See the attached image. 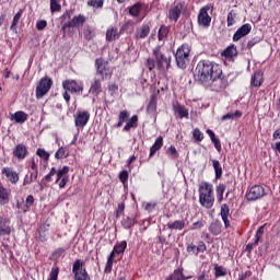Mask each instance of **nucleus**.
I'll return each mask as SVG.
<instances>
[{
  "label": "nucleus",
  "instance_id": "1",
  "mask_svg": "<svg viewBox=\"0 0 280 280\" xmlns=\"http://www.w3.org/2000/svg\"><path fill=\"white\" fill-rule=\"evenodd\" d=\"M195 78L197 82H200V84L212 91H224L229 86V81L222 78V68L213 61H199Z\"/></svg>",
  "mask_w": 280,
  "mask_h": 280
},
{
  "label": "nucleus",
  "instance_id": "2",
  "mask_svg": "<svg viewBox=\"0 0 280 280\" xmlns=\"http://www.w3.org/2000/svg\"><path fill=\"white\" fill-rule=\"evenodd\" d=\"M145 67L149 71H166L172 67V55L163 46H156L152 49V57L145 60Z\"/></svg>",
  "mask_w": 280,
  "mask_h": 280
},
{
  "label": "nucleus",
  "instance_id": "3",
  "mask_svg": "<svg viewBox=\"0 0 280 280\" xmlns=\"http://www.w3.org/2000/svg\"><path fill=\"white\" fill-rule=\"evenodd\" d=\"M199 202L205 209H211L215 202L213 196V184L203 182L199 186Z\"/></svg>",
  "mask_w": 280,
  "mask_h": 280
},
{
  "label": "nucleus",
  "instance_id": "4",
  "mask_svg": "<svg viewBox=\"0 0 280 280\" xmlns=\"http://www.w3.org/2000/svg\"><path fill=\"white\" fill-rule=\"evenodd\" d=\"M189 54H191V47L187 44H183L175 54V60L179 69H186L187 62H189Z\"/></svg>",
  "mask_w": 280,
  "mask_h": 280
},
{
  "label": "nucleus",
  "instance_id": "5",
  "mask_svg": "<svg viewBox=\"0 0 280 280\" xmlns=\"http://www.w3.org/2000/svg\"><path fill=\"white\" fill-rule=\"evenodd\" d=\"M51 84H54V82L48 77H44L40 79V81L38 82V84L36 86L37 100L45 97V95H47V93H49V91L51 89Z\"/></svg>",
  "mask_w": 280,
  "mask_h": 280
},
{
  "label": "nucleus",
  "instance_id": "6",
  "mask_svg": "<svg viewBox=\"0 0 280 280\" xmlns=\"http://www.w3.org/2000/svg\"><path fill=\"white\" fill-rule=\"evenodd\" d=\"M72 272L74 275V280H91L89 272H86V269L84 268V264H82L80 259H77L73 262Z\"/></svg>",
  "mask_w": 280,
  "mask_h": 280
},
{
  "label": "nucleus",
  "instance_id": "7",
  "mask_svg": "<svg viewBox=\"0 0 280 280\" xmlns=\"http://www.w3.org/2000/svg\"><path fill=\"white\" fill-rule=\"evenodd\" d=\"M264 196H266V189L264 186L255 185L246 192L245 197L248 202H255V200H261Z\"/></svg>",
  "mask_w": 280,
  "mask_h": 280
},
{
  "label": "nucleus",
  "instance_id": "8",
  "mask_svg": "<svg viewBox=\"0 0 280 280\" xmlns=\"http://www.w3.org/2000/svg\"><path fill=\"white\" fill-rule=\"evenodd\" d=\"M96 72L101 75L102 80H109L112 73L108 68V62L100 58L95 60Z\"/></svg>",
  "mask_w": 280,
  "mask_h": 280
},
{
  "label": "nucleus",
  "instance_id": "9",
  "mask_svg": "<svg viewBox=\"0 0 280 280\" xmlns=\"http://www.w3.org/2000/svg\"><path fill=\"white\" fill-rule=\"evenodd\" d=\"M62 88L69 93H82L84 91V85L82 82H77L75 80H66L62 82Z\"/></svg>",
  "mask_w": 280,
  "mask_h": 280
},
{
  "label": "nucleus",
  "instance_id": "10",
  "mask_svg": "<svg viewBox=\"0 0 280 280\" xmlns=\"http://www.w3.org/2000/svg\"><path fill=\"white\" fill-rule=\"evenodd\" d=\"M209 10H211V5H206L200 9L198 15V23L201 27H209L211 25V18L209 16Z\"/></svg>",
  "mask_w": 280,
  "mask_h": 280
},
{
  "label": "nucleus",
  "instance_id": "11",
  "mask_svg": "<svg viewBox=\"0 0 280 280\" xmlns=\"http://www.w3.org/2000/svg\"><path fill=\"white\" fill-rule=\"evenodd\" d=\"M1 174L4 176L7 183H10L11 185H16L19 183V173L12 167H3Z\"/></svg>",
  "mask_w": 280,
  "mask_h": 280
},
{
  "label": "nucleus",
  "instance_id": "12",
  "mask_svg": "<svg viewBox=\"0 0 280 280\" xmlns=\"http://www.w3.org/2000/svg\"><path fill=\"white\" fill-rule=\"evenodd\" d=\"M90 119H91V114H89V112L86 110L79 112L74 116V124L77 128H84L89 124Z\"/></svg>",
  "mask_w": 280,
  "mask_h": 280
},
{
  "label": "nucleus",
  "instance_id": "13",
  "mask_svg": "<svg viewBox=\"0 0 280 280\" xmlns=\"http://www.w3.org/2000/svg\"><path fill=\"white\" fill-rule=\"evenodd\" d=\"M84 23H86V18H84V15L79 14L74 18H72L71 21L65 23L61 26L62 32H65L66 30H68V27H80V25H84Z\"/></svg>",
  "mask_w": 280,
  "mask_h": 280
},
{
  "label": "nucleus",
  "instance_id": "14",
  "mask_svg": "<svg viewBox=\"0 0 280 280\" xmlns=\"http://www.w3.org/2000/svg\"><path fill=\"white\" fill-rule=\"evenodd\" d=\"M252 30H253V26L250 24H244L241 27H238L233 36L234 43H237V40H242L244 36H248Z\"/></svg>",
  "mask_w": 280,
  "mask_h": 280
},
{
  "label": "nucleus",
  "instance_id": "15",
  "mask_svg": "<svg viewBox=\"0 0 280 280\" xmlns=\"http://www.w3.org/2000/svg\"><path fill=\"white\" fill-rule=\"evenodd\" d=\"M27 147L23 143L15 145V148L13 149V156L18 159V161H23L25 156H27Z\"/></svg>",
  "mask_w": 280,
  "mask_h": 280
},
{
  "label": "nucleus",
  "instance_id": "16",
  "mask_svg": "<svg viewBox=\"0 0 280 280\" xmlns=\"http://www.w3.org/2000/svg\"><path fill=\"white\" fill-rule=\"evenodd\" d=\"M30 118V115L23 110L15 112L10 114V121H14V124H25V121Z\"/></svg>",
  "mask_w": 280,
  "mask_h": 280
},
{
  "label": "nucleus",
  "instance_id": "17",
  "mask_svg": "<svg viewBox=\"0 0 280 280\" xmlns=\"http://www.w3.org/2000/svg\"><path fill=\"white\" fill-rule=\"evenodd\" d=\"M220 215H221V219L223 220V224L225 229H229V226H231V221H229V218H231V208H229V205L223 203L221 206Z\"/></svg>",
  "mask_w": 280,
  "mask_h": 280
},
{
  "label": "nucleus",
  "instance_id": "18",
  "mask_svg": "<svg viewBox=\"0 0 280 280\" xmlns=\"http://www.w3.org/2000/svg\"><path fill=\"white\" fill-rule=\"evenodd\" d=\"M12 226H10V219L0 217V236L10 235Z\"/></svg>",
  "mask_w": 280,
  "mask_h": 280
},
{
  "label": "nucleus",
  "instance_id": "19",
  "mask_svg": "<svg viewBox=\"0 0 280 280\" xmlns=\"http://www.w3.org/2000/svg\"><path fill=\"white\" fill-rule=\"evenodd\" d=\"M148 36H150V24H142L135 33L137 40L148 38Z\"/></svg>",
  "mask_w": 280,
  "mask_h": 280
},
{
  "label": "nucleus",
  "instance_id": "20",
  "mask_svg": "<svg viewBox=\"0 0 280 280\" xmlns=\"http://www.w3.org/2000/svg\"><path fill=\"white\" fill-rule=\"evenodd\" d=\"M264 84V72L257 70L254 72L250 79V86H255V89H259Z\"/></svg>",
  "mask_w": 280,
  "mask_h": 280
},
{
  "label": "nucleus",
  "instance_id": "21",
  "mask_svg": "<svg viewBox=\"0 0 280 280\" xmlns=\"http://www.w3.org/2000/svg\"><path fill=\"white\" fill-rule=\"evenodd\" d=\"M173 109L175 115H178L179 119L189 117V109L178 103L173 104Z\"/></svg>",
  "mask_w": 280,
  "mask_h": 280
},
{
  "label": "nucleus",
  "instance_id": "22",
  "mask_svg": "<svg viewBox=\"0 0 280 280\" xmlns=\"http://www.w3.org/2000/svg\"><path fill=\"white\" fill-rule=\"evenodd\" d=\"M183 12V4H175L168 11V16L171 21H178L180 19V14Z\"/></svg>",
  "mask_w": 280,
  "mask_h": 280
},
{
  "label": "nucleus",
  "instance_id": "23",
  "mask_svg": "<svg viewBox=\"0 0 280 280\" xmlns=\"http://www.w3.org/2000/svg\"><path fill=\"white\" fill-rule=\"evenodd\" d=\"M10 189L5 188L2 183H0V205H8L10 202Z\"/></svg>",
  "mask_w": 280,
  "mask_h": 280
},
{
  "label": "nucleus",
  "instance_id": "24",
  "mask_svg": "<svg viewBox=\"0 0 280 280\" xmlns=\"http://www.w3.org/2000/svg\"><path fill=\"white\" fill-rule=\"evenodd\" d=\"M208 231L214 236H218L222 233V222L213 221L210 223Z\"/></svg>",
  "mask_w": 280,
  "mask_h": 280
},
{
  "label": "nucleus",
  "instance_id": "25",
  "mask_svg": "<svg viewBox=\"0 0 280 280\" xmlns=\"http://www.w3.org/2000/svg\"><path fill=\"white\" fill-rule=\"evenodd\" d=\"M172 280H188L191 279V276H185L183 273V268L175 269L170 276Z\"/></svg>",
  "mask_w": 280,
  "mask_h": 280
},
{
  "label": "nucleus",
  "instance_id": "26",
  "mask_svg": "<svg viewBox=\"0 0 280 280\" xmlns=\"http://www.w3.org/2000/svg\"><path fill=\"white\" fill-rule=\"evenodd\" d=\"M170 231H183L185 229V220H175L167 223Z\"/></svg>",
  "mask_w": 280,
  "mask_h": 280
},
{
  "label": "nucleus",
  "instance_id": "27",
  "mask_svg": "<svg viewBox=\"0 0 280 280\" xmlns=\"http://www.w3.org/2000/svg\"><path fill=\"white\" fill-rule=\"evenodd\" d=\"M118 38H119V33H117V28H115L114 26H109L106 31V40L110 43L113 40H117Z\"/></svg>",
  "mask_w": 280,
  "mask_h": 280
},
{
  "label": "nucleus",
  "instance_id": "28",
  "mask_svg": "<svg viewBox=\"0 0 280 280\" xmlns=\"http://www.w3.org/2000/svg\"><path fill=\"white\" fill-rule=\"evenodd\" d=\"M222 56H224L225 60H233L235 56H237V48L235 46H229L223 52Z\"/></svg>",
  "mask_w": 280,
  "mask_h": 280
},
{
  "label": "nucleus",
  "instance_id": "29",
  "mask_svg": "<svg viewBox=\"0 0 280 280\" xmlns=\"http://www.w3.org/2000/svg\"><path fill=\"white\" fill-rule=\"evenodd\" d=\"M163 148V137H158L154 144L150 149V156H154L159 150Z\"/></svg>",
  "mask_w": 280,
  "mask_h": 280
},
{
  "label": "nucleus",
  "instance_id": "30",
  "mask_svg": "<svg viewBox=\"0 0 280 280\" xmlns=\"http://www.w3.org/2000/svg\"><path fill=\"white\" fill-rule=\"evenodd\" d=\"M90 93H92V95H100L102 93V81H100V79H96L90 88Z\"/></svg>",
  "mask_w": 280,
  "mask_h": 280
},
{
  "label": "nucleus",
  "instance_id": "31",
  "mask_svg": "<svg viewBox=\"0 0 280 280\" xmlns=\"http://www.w3.org/2000/svg\"><path fill=\"white\" fill-rule=\"evenodd\" d=\"M38 178V172H30L28 174L25 175L24 180H23V186L32 185L34 180Z\"/></svg>",
  "mask_w": 280,
  "mask_h": 280
},
{
  "label": "nucleus",
  "instance_id": "32",
  "mask_svg": "<svg viewBox=\"0 0 280 280\" xmlns=\"http://www.w3.org/2000/svg\"><path fill=\"white\" fill-rule=\"evenodd\" d=\"M22 16H23V10H20L18 13L14 14L12 24L10 26L11 32H16V27Z\"/></svg>",
  "mask_w": 280,
  "mask_h": 280
},
{
  "label": "nucleus",
  "instance_id": "33",
  "mask_svg": "<svg viewBox=\"0 0 280 280\" xmlns=\"http://www.w3.org/2000/svg\"><path fill=\"white\" fill-rule=\"evenodd\" d=\"M212 167L215 172V179L220 180L222 178V165H220V161L212 160Z\"/></svg>",
  "mask_w": 280,
  "mask_h": 280
},
{
  "label": "nucleus",
  "instance_id": "34",
  "mask_svg": "<svg viewBox=\"0 0 280 280\" xmlns=\"http://www.w3.org/2000/svg\"><path fill=\"white\" fill-rule=\"evenodd\" d=\"M139 121V117L137 115L132 116L126 126L124 127V132H129L130 128H135L137 126V122Z\"/></svg>",
  "mask_w": 280,
  "mask_h": 280
},
{
  "label": "nucleus",
  "instance_id": "35",
  "mask_svg": "<svg viewBox=\"0 0 280 280\" xmlns=\"http://www.w3.org/2000/svg\"><path fill=\"white\" fill-rule=\"evenodd\" d=\"M156 102H158L156 94L151 95L150 102L147 107L148 113L150 114L156 113Z\"/></svg>",
  "mask_w": 280,
  "mask_h": 280
},
{
  "label": "nucleus",
  "instance_id": "36",
  "mask_svg": "<svg viewBox=\"0 0 280 280\" xmlns=\"http://www.w3.org/2000/svg\"><path fill=\"white\" fill-rule=\"evenodd\" d=\"M69 156V149L67 147H61L55 153V159H67Z\"/></svg>",
  "mask_w": 280,
  "mask_h": 280
},
{
  "label": "nucleus",
  "instance_id": "37",
  "mask_svg": "<svg viewBox=\"0 0 280 280\" xmlns=\"http://www.w3.org/2000/svg\"><path fill=\"white\" fill-rule=\"evenodd\" d=\"M57 179L55 183H60V179L65 178V176H69V166H63L61 170L56 171Z\"/></svg>",
  "mask_w": 280,
  "mask_h": 280
},
{
  "label": "nucleus",
  "instance_id": "38",
  "mask_svg": "<svg viewBox=\"0 0 280 280\" xmlns=\"http://www.w3.org/2000/svg\"><path fill=\"white\" fill-rule=\"evenodd\" d=\"M127 247L128 243L126 241H122L114 246V253H116V255H121V253H124Z\"/></svg>",
  "mask_w": 280,
  "mask_h": 280
},
{
  "label": "nucleus",
  "instance_id": "39",
  "mask_svg": "<svg viewBox=\"0 0 280 280\" xmlns=\"http://www.w3.org/2000/svg\"><path fill=\"white\" fill-rule=\"evenodd\" d=\"M167 34H170V27L162 25L158 33L159 40H165V38H167Z\"/></svg>",
  "mask_w": 280,
  "mask_h": 280
},
{
  "label": "nucleus",
  "instance_id": "40",
  "mask_svg": "<svg viewBox=\"0 0 280 280\" xmlns=\"http://www.w3.org/2000/svg\"><path fill=\"white\" fill-rule=\"evenodd\" d=\"M214 277L220 279V277H226V268L220 265L214 266Z\"/></svg>",
  "mask_w": 280,
  "mask_h": 280
},
{
  "label": "nucleus",
  "instance_id": "41",
  "mask_svg": "<svg viewBox=\"0 0 280 280\" xmlns=\"http://www.w3.org/2000/svg\"><path fill=\"white\" fill-rule=\"evenodd\" d=\"M242 117V112L236 110L235 113H229L222 116V121H228L229 119H240Z\"/></svg>",
  "mask_w": 280,
  "mask_h": 280
},
{
  "label": "nucleus",
  "instance_id": "42",
  "mask_svg": "<svg viewBox=\"0 0 280 280\" xmlns=\"http://www.w3.org/2000/svg\"><path fill=\"white\" fill-rule=\"evenodd\" d=\"M121 226L125 229H132L135 226V219L126 217L121 220Z\"/></svg>",
  "mask_w": 280,
  "mask_h": 280
},
{
  "label": "nucleus",
  "instance_id": "43",
  "mask_svg": "<svg viewBox=\"0 0 280 280\" xmlns=\"http://www.w3.org/2000/svg\"><path fill=\"white\" fill-rule=\"evenodd\" d=\"M131 16H139L141 13V3H136L129 9Z\"/></svg>",
  "mask_w": 280,
  "mask_h": 280
},
{
  "label": "nucleus",
  "instance_id": "44",
  "mask_svg": "<svg viewBox=\"0 0 280 280\" xmlns=\"http://www.w3.org/2000/svg\"><path fill=\"white\" fill-rule=\"evenodd\" d=\"M192 137H194L195 141H197V143H200V141H202V139H205V133H202V131H200V129L196 128L192 130Z\"/></svg>",
  "mask_w": 280,
  "mask_h": 280
},
{
  "label": "nucleus",
  "instance_id": "45",
  "mask_svg": "<svg viewBox=\"0 0 280 280\" xmlns=\"http://www.w3.org/2000/svg\"><path fill=\"white\" fill-rule=\"evenodd\" d=\"M88 5L90 8H96V9L100 8V9H102V8H104V0H89Z\"/></svg>",
  "mask_w": 280,
  "mask_h": 280
},
{
  "label": "nucleus",
  "instance_id": "46",
  "mask_svg": "<svg viewBox=\"0 0 280 280\" xmlns=\"http://www.w3.org/2000/svg\"><path fill=\"white\" fill-rule=\"evenodd\" d=\"M235 19H237V13L231 11L228 14V27H233V25H235Z\"/></svg>",
  "mask_w": 280,
  "mask_h": 280
},
{
  "label": "nucleus",
  "instance_id": "47",
  "mask_svg": "<svg viewBox=\"0 0 280 280\" xmlns=\"http://www.w3.org/2000/svg\"><path fill=\"white\" fill-rule=\"evenodd\" d=\"M60 10H62L60 2L58 0H50V12H60Z\"/></svg>",
  "mask_w": 280,
  "mask_h": 280
},
{
  "label": "nucleus",
  "instance_id": "48",
  "mask_svg": "<svg viewBox=\"0 0 280 280\" xmlns=\"http://www.w3.org/2000/svg\"><path fill=\"white\" fill-rule=\"evenodd\" d=\"M34 206V196L28 195L25 200V209L24 212L30 211L32 207Z\"/></svg>",
  "mask_w": 280,
  "mask_h": 280
},
{
  "label": "nucleus",
  "instance_id": "49",
  "mask_svg": "<svg viewBox=\"0 0 280 280\" xmlns=\"http://www.w3.org/2000/svg\"><path fill=\"white\" fill-rule=\"evenodd\" d=\"M36 154L43 161H49V152L45 151V149H37Z\"/></svg>",
  "mask_w": 280,
  "mask_h": 280
},
{
  "label": "nucleus",
  "instance_id": "50",
  "mask_svg": "<svg viewBox=\"0 0 280 280\" xmlns=\"http://www.w3.org/2000/svg\"><path fill=\"white\" fill-rule=\"evenodd\" d=\"M108 93L112 95V97H115L117 93H119V85L112 83L108 85Z\"/></svg>",
  "mask_w": 280,
  "mask_h": 280
},
{
  "label": "nucleus",
  "instance_id": "51",
  "mask_svg": "<svg viewBox=\"0 0 280 280\" xmlns=\"http://www.w3.org/2000/svg\"><path fill=\"white\" fill-rule=\"evenodd\" d=\"M58 272H60V269H58V267H54L49 273L48 280H58Z\"/></svg>",
  "mask_w": 280,
  "mask_h": 280
},
{
  "label": "nucleus",
  "instance_id": "52",
  "mask_svg": "<svg viewBox=\"0 0 280 280\" xmlns=\"http://www.w3.org/2000/svg\"><path fill=\"white\" fill-rule=\"evenodd\" d=\"M124 211H126V205L121 202L118 205V208L116 210V218H121V215H124Z\"/></svg>",
  "mask_w": 280,
  "mask_h": 280
},
{
  "label": "nucleus",
  "instance_id": "53",
  "mask_svg": "<svg viewBox=\"0 0 280 280\" xmlns=\"http://www.w3.org/2000/svg\"><path fill=\"white\" fill-rule=\"evenodd\" d=\"M142 206L144 207L145 211H148L149 213H151V211H154V209L156 208L155 202H143Z\"/></svg>",
  "mask_w": 280,
  "mask_h": 280
},
{
  "label": "nucleus",
  "instance_id": "54",
  "mask_svg": "<svg viewBox=\"0 0 280 280\" xmlns=\"http://www.w3.org/2000/svg\"><path fill=\"white\" fill-rule=\"evenodd\" d=\"M205 226V221H197L190 225V231H198Z\"/></svg>",
  "mask_w": 280,
  "mask_h": 280
},
{
  "label": "nucleus",
  "instance_id": "55",
  "mask_svg": "<svg viewBox=\"0 0 280 280\" xmlns=\"http://www.w3.org/2000/svg\"><path fill=\"white\" fill-rule=\"evenodd\" d=\"M56 176V167H51L50 172L44 177V180H46V183H51V180H54L51 177Z\"/></svg>",
  "mask_w": 280,
  "mask_h": 280
},
{
  "label": "nucleus",
  "instance_id": "56",
  "mask_svg": "<svg viewBox=\"0 0 280 280\" xmlns=\"http://www.w3.org/2000/svg\"><path fill=\"white\" fill-rule=\"evenodd\" d=\"M256 240L254 242V244H259V240H261V237H264V226H260L255 235Z\"/></svg>",
  "mask_w": 280,
  "mask_h": 280
},
{
  "label": "nucleus",
  "instance_id": "57",
  "mask_svg": "<svg viewBox=\"0 0 280 280\" xmlns=\"http://www.w3.org/2000/svg\"><path fill=\"white\" fill-rule=\"evenodd\" d=\"M67 183H69V176L61 177L56 185H59L60 189H65V187H67Z\"/></svg>",
  "mask_w": 280,
  "mask_h": 280
},
{
  "label": "nucleus",
  "instance_id": "58",
  "mask_svg": "<svg viewBox=\"0 0 280 280\" xmlns=\"http://www.w3.org/2000/svg\"><path fill=\"white\" fill-rule=\"evenodd\" d=\"M45 27H47V21L39 20L36 22V30H38V32H43V30H45Z\"/></svg>",
  "mask_w": 280,
  "mask_h": 280
},
{
  "label": "nucleus",
  "instance_id": "59",
  "mask_svg": "<svg viewBox=\"0 0 280 280\" xmlns=\"http://www.w3.org/2000/svg\"><path fill=\"white\" fill-rule=\"evenodd\" d=\"M119 180L122 183V185H126V183H128V171H121L119 173Z\"/></svg>",
  "mask_w": 280,
  "mask_h": 280
},
{
  "label": "nucleus",
  "instance_id": "60",
  "mask_svg": "<svg viewBox=\"0 0 280 280\" xmlns=\"http://www.w3.org/2000/svg\"><path fill=\"white\" fill-rule=\"evenodd\" d=\"M205 250H207V245L205 244V242L200 241L197 245V252L198 254H200L205 253Z\"/></svg>",
  "mask_w": 280,
  "mask_h": 280
},
{
  "label": "nucleus",
  "instance_id": "61",
  "mask_svg": "<svg viewBox=\"0 0 280 280\" xmlns=\"http://www.w3.org/2000/svg\"><path fill=\"white\" fill-rule=\"evenodd\" d=\"M187 253H192V255H198V247L194 244L187 246Z\"/></svg>",
  "mask_w": 280,
  "mask_h": 280
},
{
  "label": "nucleus",
  "instance_id": "62",
  "mask_svg": "<svg viewBox=\"0 0 280 280\" xmlns=\"http://www.w3.org/2000/svg\"><path fill=\"white\" fill-rule=\"evenodd\" d=\"M129 115L130 114H128V110H122V112H120L118 119L120 121H126V119H128Z\"/></svg>",
  "mask_w": 280,
  "mask_h": 280
},
{
  "label": "nucleus",
  "instance_id": "63",
  "mask_svg": "<svg viewBox=\"0 0 280 280\" xmlns=\"http://www.w3.org/2000/svg\"><path fill=\"white\" fill-rule=\"evenodd\" d=\"M252 275H253V272L250 270H247V271H245V272H243L242 275L238 276V280H246Z\"/></svg>",
  "mask_w": 280,
  "mask_h": 280
},
{
  "label": "nucleus",
  "instance_id": "64",
  "mask_svg": "<svg viewBox=\"0 0 280 280\" xmlns=\"http://www.w3.org/2000/svg\"><path fill=\"white\" fill-rule=\"evenodd\" d=\"M272 150H273V152H276V154H280V141L276 142L272 145Z\"/></svg>",
  "mask_w": 280,
  "mask_h": 280
}]
</instances>
